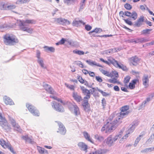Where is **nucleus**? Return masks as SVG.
<instances>
[{
    "mask_svg": "<svg viewBox=\"0 0 154 154\" xmlns=\"http://www.w3.org/2000/svg\"><path fill=\"white\" fill-rule=\"evenodd\" d=\"M95 79L98 82H103V79L101 78V77L100 76H95Z\"/></svg>",
    "mask_w": 154,
    "mask_h": 154,
    "instance_id": "864d4df0",
    "label": "nucleus"
},
{
    "mask_svg": "<svg viewBox=\"0 0 154 154\" xmlns=\"http://www.w3.org/2000/svg\"><path fill=\"white\" fill-rule=\"evenodd\" d=\"M31 113L36 116H39L40 115V112L36 108L33 110Z\"/></svg>",
    "mask_w": 154,
    "mask_h": 154,
    "instance_id": "473e14b6",
    "label": "nucleus"
},
{
    "mask_svg": "<svg viewBox=\"0 0 154 154\" xmlns=\"http://www.w3.org/2000/svg\"><path fill=\"white\" fill-rule=\"evenodd\" d=\"M65 85L67 88H69L71 90H74L75 89V87L73 85H69V84L65 83Z\"/></svg>",
    "mask_w": 154,
    "mask_h": 154,
    "instance_id": "09e8293b",
    "label": "nucleus"
},
{
    "mask_svg": "<svg viewBox=\"0 0 154 154\" xmlns=\"http://www.w3.org/2000/svg\"><path fill=\"white\" fill-rule=\"evenodd\" d=\"M132 13L130 12L126 11L125 12V15L126 16L131 17Z\"/></svg>",
    "mask_w": 154,
    "mask_h": 154,
    "instance_id": "bf43d9fd",
    "label": "nucleus"
},
{
    "mask_svg": "<svg viewBox=\"0 0 154 154\" xmlns=\"http://www.w3.org/2000/svg\"><path fill=\"white\" fill-rule=\"evenodd\" d=\"M73 52L74 54H77L79 55H83L84 54V52L83 51L78 50H73Z\"/></svg>",
    "mask_w": 154,
    "mask_h": 154,
    "instance_id": "79ce46f5",
    "label": "nucleus"
},
{
    "mask_svg": "<svg viewBox=\"0 0 154 154\" xmlns=\"http://www.w3.org/2000/svg\"><path fill=\"white\" fill-rule=\"evenodd\" d=\"M108 81L110 83H112L113 84H116V83L118 84L119 83V82L115 78L112 79H108Z\"/></svg>",
    "mask_w": 154,
    "mask_h": 154,
    "instance_id": "a19ab883",
    "label": "nucleus"
},
{
    "mask_svg": "<svg viewBox=\"0 0 154 154\" xmlns=\"http://www.w3.org/2000/svg\"><path fill=\"white\" fill-rule=\"evenodd\" d=\"M152 30L151 29H147L143 30L142 32V33L143 34H149V32Z\"/></svg>",
    "mask_w": 154,
    "mask_h": 154,
    "instance_id": "3c124183",
    "label": "nucleus"
},
{
    "mask_svg": "<svg viewBox=\"0 0 154 154\" xmlns=\"http://www.w3.org/2000/svg\"><path fill=\"white\" fill-rule=\"evenodd\" d=\"M10 122L15 130H16L19 132H21L22 129L20 128L18 124L16 122L15 120L13 119H10Z\"/></svg>",
    "mask_w": 154,
    "mask_h": 154,
    "instance_id": "9d476101",
    "label": "nucleus"
},
{
    "mask_svg": "<svg viewBox=\"0 0 154 154\" xmlns=\"http://www.w3.org/2000/svg\"><path fill=\"white\" fill-rule=\"evenodd\" d=\"M52 108L56 111L62 112L64 111V108L59 103L55 101H53L51 103Z\"/></svg>",
    "mask_w": 154,
    "mask_h": 154,
    "instance_id": "6e6552de",
    "label": "nucleus"
},
{
    "mask_svg": "<svg viewBox=\"0 0 154 154\" xmlns=\"http://www.w3.org/2000/svg\"><path fill=\"white\" fill-rule=\"evenodd\" d=\"M16 6L14 5H8L7 10H11L13 9H15L16 8Z\"/></svg>",
    "mask_w": 154,
    "mask_h": 154,
    "instance_id": "de8ad7c7",
    "label": "nucleus"
},
{
    "mask_svg": "<svg viewBox=\"0 0 154 154\" xmlns=\"http://www.w3.org/2000/svg\"><path fill=\"white\" fill-rule=\"evenodd\" d=\"M35 21L33 19H27L25 20H19L18 21V23L25 25L26 24H34L35 23Z\"/></svg>",
    "mask_w": 154,
    "mask_h": 154,
    "instance_id": "dca6fc26",
    "label": "nucleus"
},
{
    "mask_svg": "<svg viewBox=\"0 0 154 154\" xmlns=\"http://www.w3.org/2000/svg\"><path fill=\"white\" fill-rule=\"evenodd\" d=\"M59 128L58 130L57 131L61 135H64L66 133V130L64 126L61 123L58 124Z\"/></svg>",
    "mask_w": 154,
    "mask_h": 154,
    "instance_id": "2eb2a0df",
    "label": "nucleus"
},
{
    "mask_svg": "<svg viewBox=\"0 0 154 154\" xmlns=\"http://www.w3.org/2000/svg\"><path fill=\"white\" fill-rule=\"evenodd\" d=\"M141 59L139 58L136 56L132 57L129 59L130 63L134 66H136L138 64Z\"/></svg>",
    "mask_w": 154,
    "mask_h": 154,
    "instance_id": "f8f14e48",
    "label": "nucleus"
},
{
    "mask_svg": "<svg viewBox=\"0 0 154 154\" xmlns=\"http://www.w3.org/2000/svg\"><path fill=\"white\" fill-rule=\"evenodd\" d=\"M45 90L49 93L51 94H54V91L52 88L47 84H45L43 85Z\"/></svg>",
    "mask_w": 154,
    "mask_h": 154,
    "instance_id": "4be33fe9",
    "label": "nucleus"
},
{
    "mask_svg": "<svg viewBox=\"0 0 154 154\" xmlns=\"http://www.w3.org/2000/svg\"><path fill=\"white\" fill-rule=\"evenodd\" d=\"M80 87L82 93L84 95L86 96L84 97V99H89L91 96V92L90 91L86 89L83 86H80Z\"/></svg>",
    "mask_w": 154,
    "mask_h": 154,
    "instance_id": "9b49d317",
    "label": "nucleus"
},
{
    "mask_svg": "<svg viewBox=\"0 0 154 154\" xmlns=\"http://www.w3.org/2000/svg\"><path fill=\"white\" fill-rule=\"evenodd\" d=\"M130 79L131 77L129 75H127L123 81V82L125 85H127L128 84L129 82Z\"/></svg>",
    "mask_w": 154,
    "mask_h": 154,
    "instance_id": "c9c22d12",
    "label": "nucleus"
},
{
    "mask_svg": "<svg viewBox=\"0 0 154 154\" xmlns=\"http://www.w3.org/2000/svg\"><path fill=\"white\" fill-rule=\"evenodd\" d=\"M154 139V133L152 134L149 137V138L148 139L147 141L149 142H152Z\"/></svg>",
    "mask_w": 154,
    "mask_h": 154,
    "instance_id": "6e6d98bb",
    "label": "nucleus"
},
{
    "mask_svg": "<svg viewBox=\"0 0 154 154\" xmlns=\"http://www.w3.org/2000/svg\"><path fill=\"white\" fill-rule=\"evenodd\" d=\"M89 154H103V153L100 151L97 150L91 152Z\"/></svg>",
    "mask_w": 154,
    "mask_h": 154,
    "instance_id": "13d9d810",
    "label": "nucleus"
},
{
    "mask_svg": "<svg viewBox=\"0 0 154 154\" xmlns=\"http://www.w3.org/2000/svg\"><path fill=\"white\" fill-rule=\"evenodd\" d=\"M8 4L3 2L0 3V9L1 10H7Z\"/></svg>",
    "mask_w": 154,
    "mask_h": 154,
    "instance_id": "c756f323",
    "label": "nucleus"
},
{
    "mask_svg": "<svg viewBox=\"0 0 154 154\" xmlns=\"http://www.w3.org/2000/svg\"><path fill=\"white\" fill-rule=\"evenodd\" d=\"M131 14V16L130 17L133 20H136L138 17L137 13L135 11H133L132 12Z\"/></svg>",
    "mask_w": 154,
    "mask_h": 154,
    "instance_id": "2f4dec72",
    "label": "nucleus"
},
{
    "mask_svg": "<svg viewBox=\"0 0 154 154\" xmlns=\"http://www.w3.org/2000/svg\"><path fill=\"white\" fill-rule=\"evenodd\" d=\"M111 75L112 76L110 77L114 76L115 78H118L119 77V74L118 72L116 71H112L111 72Z\"/></svg>",
    "mask_w": 154,
    "mask_h": 154,
    "instance_id": "c03bdc74",
    "label": "nucleus"
},
{
    "mask_svg": "<svg viewBox=\"0 0 154 154\" xmlns=\"http://www.w3.org/2000/svg\"><path fill=\"white\" fill-rule=\"evenodd\" d=\"M124 21L127 24L131 26L132 25V22L128 19H124Z\"/></svg>",
    "mask_w": 154,
    "mask_h": 154,
    "instance_id": "5fc2aeb1",
    "label": "nucleus"
},
{
    "mask_svg": "<svg viewBox=\"0 0 154 154\" xmlns=\"http://www.w3.org/2000/svg\"><path fill=\"white\" fill-rule=\"evenodd\" d=\"M77 79L79 80V81L82 84H83L85 83V85H88V82L86 81H85L82 78V77L80 76H78Z\"/></svg>",
    "mask_w": 154,
    "mask_h": 154,
    "instance_id": "7c9ffc66",
    "label": "nucleus"
},
{
    "mask_svg": "<svg viewBox=\"0 0 154 154\" xmlns=\"http://www.w3.org/2000/svg\"><path fill=\"white\" fill-rule=\"evenodd\" d=\"M45 48V51H50L51 52H54L55 51V49L53 47H48L47 46H45L44 47Z\"/></svg>",
    "mask_w": 154,
    "mask_h": 154,
    "instance_id": "58836bf2",
    "label": "nucleus"
},
{
    "mask_svg": "<svg viewBox=\"0 0 154 154\" xmlns=\"http://www.w3.org/2000/svg\"><path fill=\"white\" fill-rule=\"evenodd\" d=\"M88 99H84V101L82 103V106H83L85 110L86 109L87 106L89 104L88 103Z\"/></svg>",
    "mask_w": 154,
    "mask_h": 154,
    "instance_id": "4c0bfd02",
    "label": "nucleus"
},
{
    "mask_svg": "<svg viewBox=\"0 0 154 154\" xmlns=\"http://www.w3.org/2000/svg\"><path fill=\"white\" fill-rule=\"evenodd\" d=\"M78 145L79 148L82 150L87 151V149L88 148L87 146L83 142H79Z\"/></svg>",
    "mask_w": 154,
    "mask_h": 154,
    "instance_id": "393cba45",
    "label": "nucleus"
},
{
    "mask_svg": "<svg viewBox=\"0 0 154 154\" xmlns=\"http://www.w3.org/2000/svg\"><path fill=\"white\" fill-rule=\"evenodd\" d=\"M5 141L2 138L0 139V144L2 146Z\"/></svg>",
    "mask_w": 154,
    "mask_h": 154,
    "instance_id": "774afa93",
    "label": "nucleus"
},
{
    "mask_svg": "<svg viewBox=\"0 0 154 154\" xmlns=\"http://www.w3.org/2000/svg\"><path fill=\"white\" fill-rule=\"evenodd\" d=\"M40 52L39 50L37 51L36 56L38 59H40Z\"/></svg>",
    "mask_w": 154,
    "mask_h": 154,
    "instance_id": "338daca9",
    "label": "nucleus"
},
{
    "mask_svg": "<svg viewBox=\"0 0 154 154\" xmlns=\"http://www.w3.org/2000/svg\"><path fill=\"white\" fill-rule=\"evenodd\" d=\"M140 140V138L139 137H137L136 138V140L135 141L134 143V145L135 146H136L137 145V144L138 143V142H139Z\"/></svg>",
    "mask_w": 154,
    "mask_h": 154,
    "instance_id": "680f3d73",
    "label": "nucleus"
},
{
    "mask_svg": "<svg viewBox=\"0 0 154 154\" xmlns=\"http://www.w3.org/2000/svg\"><path fill=\"white\" fill-rule=\"evenodd\" d=\"M95 138L98 141L101 142L103 140L104 138L102 136H100L98 135H96L95 136Z\"/></svg>",
    "mask_w": 154,
    "mask_h": 154,
    "instance_id": "37998d69",
    "label": "nucleus"
},
{
    "mask_svg": "<svg viewBox=\"0 0 154 154\" xmlns=\"http://www.w3.org/2000/svg\"><path fill=\"white\" fill-rule=\"evenodd\" d=\"M22 138L26 142L30 143H32L34 142L32 139V137H31L30 138L29 137L28 135L22 136Z\"/></svg>",
    "mask_w": 154,
    "mask_h": 154,
    "instance_id": "b1692460",
    "label": "nucleus"
},
{
    "mask_svg": "<svg viewBox=\"0 0 154 154\" xmlns=\"http://www.w3.org/2000/svg\"><path fill=\"white\" fill-rule=\"evenodd\" d=\"M99 70L101 72L103 75L106 76L108 77H110L112 76L111 73L109 72V71L105 70L101 68H99Z\"/></svg>",
    "mask_w": 154,
    "mask_h": 154,
    "instance_id": "cd10ccee",
    "label": "nucleus"
},
{
    "mask_svg": "<svg viewBox=\"0 0 154 154\" xmlns=\"http://www.w3.org/2000/svg\"><path fill=\"white\" fill-rule=\"evenodd\" d=\"M125 8L128 10H130L132 8L131 6L129 4L126 3L125 5Z\"/></svg>",
    "mask_w": 154,
    "mask_h": 154,
    "instance_id": "603ef678",
    "label": "nucleus"
},
{
    "mask_svg": "<svg viewBox=\"0 0 154 154\" xmlns=\"http://www.w3.org/2000/svg\"><path fill=\"white\" fill-rule=\"evenodd\" d=\"M72 96L74 99L77 102H79L82 100L81 96L78 95L76 92H74L73 93Z\"/></svg>",
    "mask_w": 154,
    "mask_h": 154,
    "instance_id": "412c9836",
    "label": "nucleus"
},
{
    "mask_svg": "<svg viewBox=\"0 0 154 154\" xmlns=\"http://www.w3.org/2000/svg\"><path fill=\"white\" fill-rule=\"evenodd\" d=\"M92 89L93 90V93L94 94H95V93L96 92L99 91L100 93L104 97L108 96L110 95V94L103 91L102 90L99 89L97 87L96 88H92Z\"/></svg>",
    "mask_w": 154,
    "mask_h": 154,
    "instance_id": "6ab92c4d",
    "label": "nucleus"
},
{
    "mask_svg": "<svg viewBox=\"0 0 154 154\" xmlns=\"http://www.w3.org/2000/svg\"><path fill=\"white\" fill-rule=\"evenodd\" d=\"M123 133L121 131L120 134L116 135L113 138L112 135H109L105 140L104 143L109 146H112L115 141L122 137Z\"/></svg>",
    "mask_w": 154,
    "mask_h": 154,
    "instance_id": "7ed1b4c3",
    "label": "nucleus"
},
{
    "mask_svg": "<svg viewBox=\"0 0 154 154\" xmlns=\"http://www.w3.org/2000/svg\"><path fill=\"white\" fill-rule=\"evenodd\" d=\"M31 113L36 116H39L40 115V112L36 108L33 110Z\"/></svg>",
    "mask_w": 154,
    "mask_h": 154,
    "instance_id": "f704fd0d",
    "label": "nucleus"
},
{
    "mask_svg": "<svg viewBox=\"0 0 154 154\" xmlns=\"http://www.w3.org/2000/svg\"><path fill=\"white\" fill-rule=\"evenodd\" d=\"M31 113L36 116H39L40 115V112L36 108L33 110Z\"/></svg>",
    "mask_w": 154,
    "mask_h": 154,
    "instance_id": "72a5a7b5",
    "label": "nucleus"
},
{
    "mask_svg": "<svg viewBox=\"0 0 154 154\" xmlns=\"http://www.w3.org/2000/svg\"><path fill=\"white\" fill-rule=\"evenodd\" d=\"M31 0H19L18 2L21 4L26 3L29 2Z\"/></svg>",
    "mask_w": 154,
    "mask_h": 154,
    "instance_id": "e2e57ef3",
    "label": "nucleus"
},
{
    "mask_svg": "<svg viewBox=\"0 0 154 154\" xmlns=\"http://www.w3.org/2000/svg\"><path fill=\"white\" fill-rule=\"evenodd\" d=\"M86 62L90 65L91 66H97L103 67V66L99 63H97L95 61H93L90 60H87Z\"/></svg>",
    "mask_w": 154,
    "mask_h": 154,
    "instance_id": "5701e85b",
    "label": "nucleus"
},
{
    "mask_svg": "<svg viewBox=\"0 0 154 154\" xmlns=\"http://www.w3.org/2000/svg\"><path fill=\"white\" fill-rule=\"evenodd\" d=\"M38 62L42 67H44V64L42 60L39 59Z\"/></svg>",
    "mask_w": 154,
    "mask_h": 154,
    "instance_id": "0e129e2a",
    "label": "nucleus"
},
{
    "mask_svg": "<svg viewBox=\"0 0 154 154\" xmlns=\"http://www.w3.org/2000/svg\"><path fill=\"white\" fill-rule=\"evenodd\" d=\"M4 144L2 146V147L5 149H7L11 145L9 142H6V141L5 142Z\"/></svg>",
    "mask_w": 154,
    "mask_h": 154,
    "instance_id": "49530a36",
    "label": "nucleus"
},
{
    "mask_svg": "<svg viewBox=\"0 0 154 154\" xmlns=\"http://www.w3.org/2000/svg\"><path fill=\"white\" fill-rule=\"evenodd\" d=\"M7 149H9L13 154H16V152L14 150V148L12 147L11 145Z\"/></svg>",
    "mask_w": 154,
    "mask_h": 154,
    "instance_id": "8fccbe9b",
    "label": "nucleus"
},
{
    "mask_svg": "<svg viewBox=\"0 0 154 154\" xmlns=\"http://www.w3.org/2000/svg\"><path fill=\"white\" fill-rule=\"evenodd\" d=\"M118 123L117 120L111 122H108L102 127L101 131H105L106 133H110L116 128Z\"/></svg>",
    "mask_w": 154,
    "mask_h": 154,
    "instance_id": "f03ea898",
    "label": "nucleus"
},
{
    "mask_svg": "<svg viewBox=\"0 0 154 154\" xmlns=\"http://www.w3.org/2000/svg\"><path fill=\"white\" fill-rule=\"evenodd\" d=\"M3 38L4 43L7 45H13L19 42L16 36L12 34H6Z\"/></svg>",
    "mask_w": 154,
    "mask_h": 154,
    "instance_id": "f257e3e1",
    "label": "nucleus"
},
{
    "mask_svg": "<svg viewBox=\"0 0 154 154\" xmlns=\"http://www.w3.org/2000/svg\"><path fill=\"white\" fill-rule=\"evenodd\" d=\"M139 80L138 79H135L132 80L128 85V87L131 90L134 89L135 88V85L137 83H139Z\"/></svg>",
    "mask_w": 154,
    "mask_h": 154,
    "instance_id": "a211bd4d",
    "label": "nucleus"
},
{
    "mask_svg": "<svg viewBox=\"0 0 154 154\" xmlns=\"http://www.w3.org/2000/svg\"><path fill=\"white\" fill-rule=\"evenodd\" d=\"M145 18L143 15H141L135 22L134 25L137 27L141 26L145 21Z\"/></svg>",
    "mask_w": 154,
    "mask_h": 154,
    "instance_id": "ddd939ff",
    "label": "nucleus"
},
{
    "mask_svg": "<svg viewBox=\"0 0 154 154\" xmlns=\"http://www.w3.org/2000/svg\"><path fill=\"white\" fill-rule=\"evenodd\" d=\"M4 101L7 105H11L14 104L12 100L7 96H5L4 97Z\"/></svg>",
    "mask_w": 154,
    "mask_h": 154,
    "instance_id": "aec40b11",
    "label": "nucleus"
},
{
    "mask_svg": "<svg viewBox=\"0 0 154 154\" xmlns=\"http://www.w3.org/2000/svg\"><path fill=\"white\" fill-rule=\"evenodd\" d=\"M50 97L54 100H57L58 102H60L63 105H66L70 109H72V106L74 107V105L71 102L68 101H63L60 98H58L56 96H50Z\"/></svg>",
    "mask_w": 154,
    "mask_h": 154,
    "instance_id": "39448f33",
    "label": "nucleus"
},
{
    "mask_svg": "<svg viewBox=\"0 0 154 154\" xmlns=\"http://www.w3.org/2000/svg\"><path fill=\"white\" fill-rule=\"evenodd\" d=\"M74 113L76 116L80 115V112L79 108L76 105H74L73 108Z\"/></svg>",
    "mask_w": 154,
    "mask_h": 154,
    "instance_id": "a878e982",
    "label": "nucleus"
},
{
    "mask_svg": "<svg viewBox=\"0 0 154 154\" xmlns=\"http://www.w3.org/2000/svg\"><path fill=\"white\" fill-rule=\"evenodd\" d=\"M0 125L5 129L8 130L11 129L10 126L8 124V122L4 117H3L0 113Z\"/></svg>",
    "mask_w": 154,
    "mask_h": 154,
    "instance_id": "423d86ee",
    "label": "nucleus"
},
{
    "mask_svg": "<svg viewBox=\"0 0 154 154\" xmlns=\"http://www.w3.org/2000/svg\"><path fill=\"white\" fill-rule=\"evenodd\" d=\"M150 77V76L145 75H143L142 78L143 84L145 88H147L149 86V79Z\"/></svg>",
    "mask_w": 154,
    "mask_h": 154,
    "instance_id": "f3484780",
    "label": "nucleus"
},
{
    "mask_svg": "<svg viewBox=\"0 0 154 154\" xmlns=\"http://www.w3.org/2000/svg\"><path fill=\"white\" fill-rule=\"evenodd\" d=\"M102 106L103 108H104L106 104V101L104 98H103L101 101Z\"/></svg>",
    "mask_w": 154,
    "mask_h": 154,
    "instance_id": "4d7b16f0",
    "label": "nucleus"
},
{
    "mask_svg": "<svg viewBox=\"0 0 154 154\" xmlns=\"http://www.w3.org/2000/svg\"><path fill=\"white\" fill-rule=\"evenodd\" d=\"M85 28L87 30L89 31L91 29L92 27L90 25H86L85 26Z\"/></svg>",
    "mask_w": 154,
    "mask_h": 154,
    "instance_id": "052dcab7",
    "label": "nucleus"
},
{
    "mask_svg": "<svg viewBox=\"0 0 154 154\" xmlns=\"http://www.w3.org/2000/svg\"><path fill=\"white\" fill-rule=\"evenodd\" d=\"M108 60L116 68H119L124 71H127L128 70V68L126 66L120 63H119L115 59H112V60L108 59Z\"/></svg>",
    "mask_w": 154,
    "mask_h": 154,
    "instance_id": "20e7f679",
    "label": "nucleus"
},
{
    "mask_svg": "<svg viewBox=\"0 0 154 154\" xmlns=\"http://www.w3.org/2000/svg\"><path fill=\"white\" fill-rule=\"evenodd\" d=\"M83 135L85 138V139L87 140L88 141L91 142L90 137V135L88 134V133L86 132H84L83 133Z\"/></svg>",
    "mask_w": 154,
    "mask_h": 154,
    "instance_id": "ea45409f",
    "label": "nucleus"
},
{
    "mask_svg": "<svg viewBox=\"0 0 154 154\" xmlns=\"http://www.w3.org/2000/svg\"><path fill=\"white\" fill-rule=\"evenodd\" d=\"M20 29L23 32H26L30 34L32 33L33 31L32 28L25 26V25L18 23Z\"/></svg>",
    "mask_w": 154,
    "mask_h": 154,
    "instance_id": "1a4fd4ad",
    "label": "nucleus"
},
{
    "mask_svg": "<svg viewBox=\"0 0 154 154\" xmlns=\"http://www.w3.org/2000/svg\"><path fill=\"white\" fill-rule=\"evenodd\" d=\"M129 106L127 105L122 106L121 108V112L119 114V119H122L125 116L128 115L130 112L129 110Z\"/></svg>",
    "mask_w": 154,
    "mask_h": 154,
    "instance_id": "0eeeda50",
    "label": "nucleus"
},
{
    "mask_svg": "<svg viewBox=\"0 0 154 154\" xmlns=\"http://www.w3.org/2000/svg\"><path fill=\"white\" fill-rule=\"evenodd\" d=\"M76 0H64V3L68 5L74 3Z\"/></svg>",
    "mask_w": 154,
    "mask_h": 154,
    "instance_id": "a18cd8bd",
    "label": "nucleus"
},
{
    "mask_svg": "<svg viewBox=\"0 0 154 154\" xmlns=\"http://www.w3.org/2000/svg\"><path fill=\"white\" fill-rule=\"evenodd\" d=\"M26 106L29 112L31 113V112L34 110L36 108L32 105L29 103H27L26 104Z\"/></svg>",
    "mask_w": 154,
    "mask_h": 154,
    "instance_id": "c85d7f7f",
    "label": "nucleus"
},
{
    "mask_svg": "<svg viewBox=\"0 0 154 154\" xmlns=\"http://www.w3.org/2000/svg\"><path fill=\"white\" fill-rule=\"evenodd\" d=\"M66 41V40L64 38H62L61 40L59 41L60 43V45L63 44Z\"/></svg>",
    "mask_w": 154,
    "mask_h": 154,
    "instance_id": "69168bd1",
    "label": "nucleus"
},
{
    "mask_svg": "<svg viewBox=\"0 0 154 154\" xmlns=\"http://www.w3.org/2000/svg\"><path fill=\"white\" fill-rule=\"evenodd\" d=\"M82 24L84 25L85 23L82 20H77L75 19L73 21L72 24L73 26L78 27Z\"/></svg>",
    "mask_w": 154,
    "mask_h": 154,
    "instance_id": "bb28decb",
    "label": "nucleus"
},
{
    "mask_svg": "<svg viewBox=\"0 0 154 154\" xmlns=\"http://www.w3.org/2000/svg\"><path fill=\"white\" fill-rule=\"evenodd\" d=\"M102 30L100 28H96L94 30L89 32V34H91L92 33L95 32L96 33H99L102 31Z\"/></svg>",
    "mask_w": 154,
    "mask_h": 154,
    "instance_id": "e433bc0d",
    "label": "nucleus"
},
{
    "mask_svg": "<svg viewBox=\"0 0 154 154\" xmlns=\"http://www.w3.org/2000/svg\"><path fill=\"white\" fill-rule=\"evenodd\" d=\"M55 21L57 23L61 24L63 25H69L71 23L68 20L62 18L56 19Z\"/></svg>",
    "mask_w": 154,
    "mask_h": 154,
    "instance_id": "4468645a",
    "label": "nucleus"
}]
</instances>
